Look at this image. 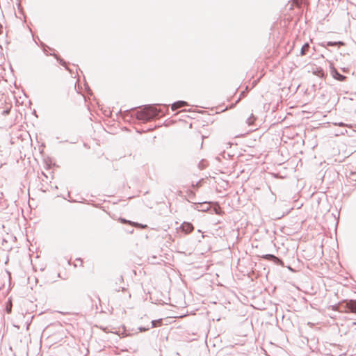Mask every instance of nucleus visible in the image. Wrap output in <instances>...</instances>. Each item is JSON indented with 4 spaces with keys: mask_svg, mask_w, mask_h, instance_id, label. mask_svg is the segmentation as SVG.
I'll return each instance as SVG.
<instances>
[{
    "mask_svg": "<svg viewBox=\"0 0 356 356\" xmlns=\"http://www.w3.org/2000/svg\"><path fill=\"white\" fill-rule=\"evenodd\" d=\"M159 111L154 106L147 105L136 113V118L147 122L159 116Z\"/></svg>",
    "mask_w": 356,
    "mask_h": 356,
    "instance_id": "obj_1",
    "label": "nucleus"
},
{
    "mask_svg": "<svg viewBox=\"0 0 356 356\" xmlns=\"http://www.w3.org/2000/svg\"><path fill=\"white\" fill-rule=\"evenodd\" d=\"M330 73L332 76L338 81H343L346 79V76L339 73L332 65H330Z\"/></svg>",
    "mask_w": 356,
    "mask_h": 356,
    "instance_id": "obj_2",
    "label": "nucleus"
},
{
    "mask_svg": "<svg viewBox=\"0 0 356 356\" xmlns=\"http://www.w3.org/2000/svg\"><path fill=\"white\" fill-rule=\"evenodd\" d=\"M344 309H348L350 312L356 313V300H350L346 302Z\"/></svg>",
    "mask_w": 356,
    "mask_h": 356,
    "instance_id": "obj_3",
    "label": "nucleus"
},
{
    "mask_svg": "<svg viewBox=\"0 0 356 356\" xmlns=\"http://www.w3.org/2000/svg\"><path fill=\"white\" fill-rule=\"evenodd\" d=\"M181 228L182 231L184 232L186 234H189L193 230V226L190 222H184L181 225Z\"/></svg>",
    "mask_w": 356,
    "mask_h": 356,
    "instance_id": "obj_4",
    "label": "nucleus"
},
{
    "mask_svg": "<svg viewBox=\"0 0 356 356\" xmlns=\"http://www.w3.org/2000/svg\"><path fill=\"white\" fill-rule=\"evenodd\" d=\"M263 258L267 260L273 261L277 264H281L282 263L278 257L271 254H265L263 256Z\"/></svg>",
    "mask_w": 356,
    "mask_h": 356,
    "instance_id": "obj_5",
    "label": "nucleus"
},
{
    "mask_svg": "<svg viewBox=\"0 0 356 356\" xmlns=\"http://www.w3.org/2000/svg\"><path fill=\"white\" fill-rule=\"evenodd\" d=\"M186 104H187V103L184 101H178L177 102L173 103L171 105V108L172 111H176L179 108L183 107V106H186Z\"/></svg>",
    "mask_w": 356,
    "mask_h": 356,
    "instance_id": "obj_6",
    "label": "nucleus"
},
{
    "mask_svg": "<svg viewBox=\"0 0 356 356\" xmlns=\"http://www.w3.org/2000/svg\"><path fill=\"white\" fill-rule=\"evenodd\" d=\"M345 44V43L342 41H339V42H327L326 43V46H343ZM323 46L325 47V44H323Z\"/></svg>",
    "mask_w": 356,
    "mask_h": 356,
    "instance_id": "obj_7",
    "label": "nucleus"
},
{
    "mask_svg": "<svg viewBox=\"0 0 356 356\" xmlns=\"http://www.w3.org/2000/svg\"><path fill=\"white\" fill-rule=\"evenodd\" d=\"M309 48V44L308 43H305L301 48L300 54L304 56L307 54L308 49Z\"/></svg>",
    "mask_w": 356,
    "mask_h": 356,
    "instance_id": "obj_8",
    "label": "nucleus"
},
{
    "mask_svg": "<svg viewBox=\"0 0 356 356\" xmlns=\"http://www.w3.org/2000/svg\"><path fill=\"white\" fill-rule=\"evenodd\" d=\"M151 323L152 327L160 326L162 324V319L154 320L151 322Z\"/></svg>",
    "mask_w": 356,
    "mask_h": 356,
    "instance_id": "obj_9",
    "label": "nucleus"
},
{
    "mask_svg": "<svg viewBox=\"0 0 356 356\" xmlns=\"http://www.w3.org/2000/svg\"><path fill=\"white\" fill-rule=\"evenodd\" d=\"M256 118L253 115L252 113L251 115L247 119V123L249 125H252L254 123V121L255 120Z\"/></svg>",
    "mask_w": 356,
    "mask_h": 356,
    "instance_id": "obj_10",
    "label": "nucleus"
},
{
    "mask_svg": "<svg viewBox=\"0 0 356 356\" xmlns=\"http://www.w3.org/2000/svg\"><path fill=\"white\" fill-rule=\"evenodd\" d=\"M113 289L115 291H123L124 290V287L123 286H113Z\"/></svg>",
    "mask_w": 356,
    "mask_h": 356,
    "instance_id": "obj_11",
    "label": "nucleus"
},
{
    "mask_svg": "<svg viewBox=\"0 0 356 356\" xmlns=\"http://www.w3.org/2000/svg\"><path fill=\"white\" fill-rule=\"evenodd\" d=\"M334 125H338L339 127H345V126H346V124L343 123V122H338V123L335 122V123H334Z\"/></svg>",
    "mask_w": 356,
    "mask_h": 356,
    "instance_id": "obj_12",
    "label": "nucleus"
},
{
    "mask_svg": "<svg viewBox=\"0 0 356 356\" xmlns=\"http://www.w3.org/2000/svg\"><path fill=\"white\" fill-rule=\"evenodd\" d=\"M57 60L59 61L60 64L62 65H65L66 64V63L62 60V59H58V58H56Z\"/></svg>",
    "mask_w": 356,
    "mask_h": 356,
    "instance_id": "obj_13",
    "label": "nucleus"
},
{
    "mask_svg": "<svg viewBox=\"0 0 356 356\" xmlns=\"http://www.w3.org/2000/svg\"><path fill=\"white\" fill-rule=\"evenodd\" d=\"M201 184V181H198L197 183H196L195 185L193 184V187H199Z\"/></svg>",
    "mask_w": 356,
    "mask_h": 356,
    "instance_id": "obj_14",
    "label": "nucleus"
},
{
    "mask_svg": "<svg viewBox=\"0 0 356 356\" xmlns=\"http://www.w3.org/2000/svg\"><path fill=\"white\" fill-rule=\"evenodd\" d=\"M148 330V328L142 327H139V330H140V332L146 331V330Z\"/></svg>",
    "mask_w": 356,
    "mask_h": 356,
    "instance_id": "obj_15",
    "label": "nucleus"
},
{
    "mask_svg": "<svg viewBox=\"0 0 356 356\" xmlns=\"http://www.w3.org/2000/svg\"><path fill=\"white\" fill-rule=\"evenodd\" d=\"M122 281H123V278H122V277L121 276V277H118V278L117 279V282H116V283H117L118 282H122Z\"/></svg>",
    "mask_w": 356,
    "mask_h": 356,
    "instance_id": "obj_16",
    "label": "nucleus"
},
{
    "mask_svg": "<svg viewBox=\"0 0 356 356\" xmlns=\"http://www.w3.org/2000/svg\"><path fill=\"white\" fill-rule=\"evenodd\" d=\"M332 309H333L334 310H339V307H338V306H337V305L332 306Z\"/></svg>",
    "mask_w": 356,
    "mask_h": 356,
    "instance_id": "obj_17",
    "label": "nucleus"
},
{
    "mask_svg": "<svg viewBox=\"0 0 356 356\" xmlns=\"http://www.w3.org/2000/svg\"><path fill=\"white\" fill-rule=\"evenodd\" d=\"M351 3H353V5H355L356 6V0H350Z\"/></svg>",
    "mask_w": 356,
    "mask_h": 356,
    "instance_id": "obj_18",
    "label": "nucleus"
},
{
    "mask_svg": "<svg viewBox=\"0 0 356 356\" xmlns=\"http://www.w3.org/2000/svg\"><path fill=\"white\" fill-rule=\"evenodd\" d=\"M2 29H3V26L2 24L0 23V35L2 33Z\"/></svg>",
    "mask_w": 356,
    "mask_h": 356,
    "instance_id": "obj_19",
    "label": "nucleus"
},
{
    "mask_svg": "<svg viewBox=\"0 0 356 356\" xmlns=\"http://www.w3.org/2000/svg\"><path fill=\"white\" fill-rule=\"evenodd\" d=\"M199 167H200V168H204L203 163H202V162H201V163H200V164H199Z\"/></svg>",
    "mask_w": 356,
    "mask_h": 356,
    "instance_id": "obj_20",
    "label": "nucleus"
},
{
    "mask_svg": "<svg viewBox=\"0 0 356 356\" xmlns=\"http://www.w3.org/2000/svg\"><path fill=\"white\" fill-rule=\"evenodd\" d=\"M7 312L10 313L11 312V307H7Z\"/></svg>",
    "mask_w": 356,
    "mask_h": 356,
    "instance_id": "obj_21",
    "label": "nucleus"
}]
</instances>
